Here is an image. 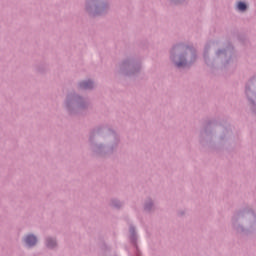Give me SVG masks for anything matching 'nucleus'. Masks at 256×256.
I'll return each instance as SVG.
<instances>
[{
	"instance_id": "f03ea898",
	"label": "nucleus",
	"mask_w": 256,
	"mask_h": 256,
	"mask_svg": "<svg viewBox=\"0 0 256 256\" xmlns=\"http://www.w3.org/2000/svg\"><path fill=\"white\" fill-rule=\"evenodd\" d=\"M80 87L82 89H92L93 88V82H91V81L82 82L80 84Z\"/></svg>"
},
{
	"instance_id": "39448f33",
	"label": "nucleus",
	"mask_w": 256,
	"mask_h": 256,
	"mask_svg": "<svg viewBox=\"0 0 256 256\" xmlns=\"http://www.w3.org/2000/svg\"><path fill=\"white\" fill-rule=\"evenodd\" d=\"M176 65H177V67H185L186 62H185V60H181L180 62H177Z\"/></svg>"
},
{
	"instance_id": "f257e3e1",
	"label": "nucleus",
	"mask_w": 256,
	"mask_h": 256,
	"mask_svg": "<svg viewBox=\"0 0 256 256\" xmlns=\"http://www.w3.org/2000/svg\"><path fill=\"white\" fill-rule=\"evenodd\" d=\"M25 243L26 245H28L29 247H33V245L37 244V237L33 236V235H28L25 238Z\"/></svg>"
},
{
	"instance_id": "20e7f679",
	"label": "nucleus",
	"mask_w": 256,
	"mask_h": 256,
	"mask_svg": "<svg viewBox=\"0 0 256 256\" xmlns=\"http://www.w3.org/2000/svg\"><path fill=\"white\" fill-rule=\"evenodd\" d=\"M55 245H57L55 240H53V239H48L47 240V247H55Z\"/></svg>"
},
{
	"instance_id": "7ed1b4c3",
	"label": "nucleus",
	"mask_w": 256,
	"mask_h": 256,
	"mask_svg": "<svg viewBox=\"0 0 256 256\" xmlns=\"http://www.w3.org/2000/svg\"><path fill=\"white\" fill-rule=\"evenodd\" d=\"M239 11H245V9H247V5L243 2H239L237 5Z\"/></svg>"
}]
</instances>
